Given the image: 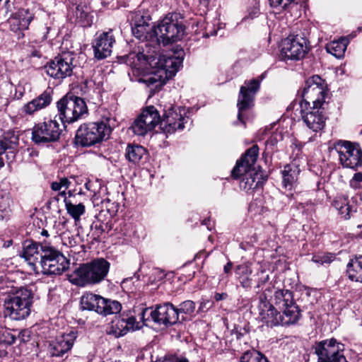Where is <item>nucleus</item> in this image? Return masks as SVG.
<instances>
[{"label": "nucleus", "mask_w": 362, "mask_h": 362, "mask_svg": "<svg viewBox=\"0 0 362 362\" xmlns=\"http://www.w3.org/2000/svg\"><path fill=\"white\" fill-rule=\"evenodd\" d=\"M348 42L349 41L346 37L334 40L327 45V51L337 58H341L344 54Z\"/></svg>", "instance_id": "nucleus-32"}, {"label": "nucleus", "mask_w": 362, "mask_h": 362, "mask_svg": "<svg viewBox=\"0 0 362 362\" xmlns=\"http://www.w3.org/2000/svg\"><path fill=\"white\" fill-rule=\"evenodd\" d=\"M42 254L38 268L47 275H59L68 269L69 260L47 241L42 242Z\"/></svg>", "instance_id": "nucleus-6"}, {"label": "nucleus", "mask_w": 362, "mask_h": 362, "mask_svg": "<svg viewBox=\"0 0 362 362\" xmlns=\"http://www.w3.org/2000/svg\"><path fill=\"white\" fill-rule=\"evenodd\" d=\"M287 197H288V198H293V194H287Z\"/></svg>", "instance_id": "nucleus-60"}, {"label": "nucleus", "mask_w": 362, "mask_h": 362, "mask_svg": "<svg viewBox=\"0 0 362 362\" xmlns=\"http://www.w3.org/2000/svg\"><path fill=\"white\" fill-rule=\"evenodd\" d=\"M234 272L240 285L245 289L250 288L252 284L251 278L252 270L250 264L247 262L238 264L235 267Z\"/></svg>", "instance_id": "nucleus-27"}, {"label": "nucleus", "mask_w": 362, "mask_h": 362, "mask_svg": "<svg viewBox=\"0 0 362 362\" xmlns=\"http://www.w3.org/2000/svg\"><path fill=\"white\" fill-rule=\"evenodd\" d=\"M139 316L144 322L151 317L154 322L166 326L175 325L179 321L178 310L170 303L158 305L155 310L148 308H143Z\"/></svg>", "instance_id": "nucleus-12"}, {"label": "nucleus", "mask_w": 362, "mask_h": 362, "mask_svg": "<svg viewBox=\"0 0 362 362\" xmlns=\"http://www.w3.org/2000/svg\"><path fill=\"white\" fill-rule=\"evenodd\" d=\"M71 182L66 177L60 178L59 181L53 182L51 184V189L54 191H61L62 189H68Z\"/></svg>", "instance_id": "nucleus-42"}, {"label": "nucleus", "mask_w": 362, "mask_h": 362, "mask_svg": "<svg viewBox=\"0 0 362 362\" xmlns=\"http://www.w3.org/2000/svg\"><path fill=\"white\" fill-rule=\"evenodd\" d=\"M300 169L296 162H291L286 165L281 171L282 185L286 189H295L298 182Z\"/></svg>", "instance_id": "nucleus-24"}, {"label": "nucleus", "mask_w": 362, "mask_h": 362, "mask_svg": "<svg viewBox=\"0 0 362 362\" xmlns=\"http://www.w3.org/2000/svg\"><path fill=\"white\" fill-rule=\"evenodd\" d=\"M124 59V63L131 68L129 75L132 81L145 84L152 93L158 91L165 83L167 76L165 70L151 71V69L158 63L156 54L131 52Z\"/></svg>", "instance_id": "nucleus-1"}, {"label": "nucleus", "mask_w": 362, "mask_h": 362, "mask_svg": "<svg viewBox=\"0 0 362 362\" xmlns=\"http://www.w3.org/2000/svg\"><path fill=\"white\" fill-rule=\"evenodd\" d=\"M240 362H269V361L259 351L249 350L240 356Z\"/></svg>", "instance_id": "nucleus-36"}, {"label": "nucleus", "mask_w": 362, "mask_h": 362, "mask_svg": "<svg viewBox=\"0 0 362 362\" xmlns=\"http://www.w3.org/2000/svg\"><path fill=\"white\" fill-rule=\"evenodd\" d=\"M146 154V149L140 145L129 144L125 152L126 158L132 163H139Z\"/></svg>", "instance_id": "nucleus-33"}, {"label": "nucleus", "mask_w": 362, "mask_h": 362, "mask_svg": "<svg viewBox=\"0 0 362 362\" xmlns=\"http://www.w3.org/2000/svg\"><path fill=\"white\" fill-rule=\"evenodd\" d=\"M327 86L325 80L315 75L308 78L302 91L303 100L300 107L307 110L308 106H322L327 95Z\"/></svg>", "instance_id": "nucleus-9"}, {"label": "nucleus", "mask_w": 362, "mask_h": 362, "mask_svg": "<svg viewBox=\"0 0 362 362\" xmlns=\"http://www.w3.org/2000/svg\"><path fill=\"white\" fill-rule=\"evenodd\" d=\"M33 19V16L32 15L29 16L26 21H28V23H29Z\"/></svg>", "instance_id": "nucleus-59"}, {"label": "nucleus", "mask_w": 362, "mask_h": 362, "mask_svg": "<svg viewBox=\"0 0 362 362\" xmlns=\"http://www.w3.org/2000/svg\"><path fill=\"white\" fill-rule=\"evenodd\" d=\"M67 194H68V196H69L67 198H68V199H71V197H74V198H75V197H76L75 194H74V192H73L72 191H70V190H69V191L67 192Z\"/></svg>", "instance_id": "nucleus-56"}, {"label": "nucleus", "mask_w": 362, "mask_h": 362, "mask_svg": "<svg viewBox=\"0 0 362 362\" xmlns=\"http://www.w3.org/2000/svg\"><path fill=\"white\" fill-rule=\"evenodd\" d=\"M73 60V54L70 53L59 55L47 63L45 72L54 79L62 81L72 75L74 67Z\"/></svg>", "instance_id": "nucleus-16"}, {"label": "nucleus", "mask_w": 362, "mask_h": 362, "mask_svg": "<svg viewBox=\"0 0 362 362\" xmlns=\"http://www.w3.org/2000/svg\"><path fill=\"white\" fill-rule=\"evenodd\" d=\"M2 0H0V3L1 2Z\"/></svg>", "instance_id": "nucleus-61"}, {"label": "nucleus", "mask_w": 362, "mask_h": 362, "mask_svg": "<svg viewBox=\"0 0 362 362\" xmlns=\"http://www.w3.org/2000/svg\"><path fill=\"white\" fill-rule=\"evenodd\" d=\"M131 129L133 132L138 136H144L148 132L144 123L141 122L138 118L135 119Z\"/></svg>", "instance_id": "nucleus-40"}, {"label": "nucleus", "mask_w": 362, "mask_h": 362, "mask_svg": "<svg viewBox=\"0 0 362 362\" xmlns=\"http://www.w3.org/2000/svg\"><path fill=\"white\" fill-rule=\"evenodd\" d=\"M272 291L273 286L269 284L259 296L257 306L259 318L269 327L288 325L289 324L284 323V317L267 299Z\"/></svg>", "instance_id": "nucleus-13"}, {"label": "nucleus", "mask_w": 362, "mask_h": 362, "mask_svg": "<svg viewBox=\"0 0 362 362\" xmlns=\"http://www.w3.org/2000/svg\"><path fill=\"white\" fill-rule=\"evenodd\" d=\"M179 313V320H185L187 317L185 315H192L195 310V303L192 300H185L180 305V308H177Z\"/></svg>", "instance_id": "nucleus-37"}, {"label": "nucleus", "mask_w": 362, "mask_h": 362, "mask_svg": "<svg viewBox=\"0 0 362 362\" xmlns=\"http://www.w3.org/2000/svg\"><path fill=\"white\" fill-rule=\"evenodd\" d=\"M137 118L139 120H141V122L144 123V124L146 125V129H148V132H151V131H152L154 129V127L152 125L148 124L147 123V120L146 119H145L144 118H141V115Z\"/></svg>", "instance_id": "nucleus-51"}, {"label": "nucleus", "mask_w": 362, "mask_h": 362, "mask_svg": "<svg viewBox=\"0 0 362 362\" xmlns=\"http://www.w3.org/2000/svg\"><path fill=\"white\" fill-rule=\"evenodd\" d=\"M67 192H66V189H62L61 191H59V196L64 197V200L65 199V197H66Z\"/></svg>", "instance_id": "nucleus-54"}, {"label": "nucleus", "mask_w": 362, "mask_h": 362, "mask_svg": "<svg viewBox=\"0 0 362 362\" xmlns=\"http://www.w3.org/2000/svg\"><path fill=\"white\" fill-rule=\"evenodd\" d=\"M259 81L257 79L245 81L243 86L240 87L237 107L238 122L235 124L240 123L245 126L246 120L249 119L250 112L254 105V98L259 88Z\"/></svg>", "instance_id": "nucleus-11"}, {"label": "nucleus", "mask_w": 362, "mask_h": 362, "mask_svg": "<svg viewBox=\"0 0 362 362\" xmlns=\"http://www.w3.org/2000/svg\"><path fill=\"white\" fill-rule=\"evenodd\" d=\"M77 337L76 332L71 331L57 337L49 342L48 352L52 357H62L71 351Z\"/></svg>", "instance_id": "nucleus-20"}, {"label": "nucleus", "mask_w": 362, "mask_h": 362, "mask_svg": "<svg viewBox=\"0 0 362 362\" xmlns=\"http://www.w3.org/2000/svg\"><path fill=\"white\" fill-rule=\"evenodd\" d=\"M233 269V263L231 262H228L224 267L223 271L227 274H231V270Z\"/></svg>", "instance_id": "nucleus-50"}, {"label": "nucleus", "mask_w": 362, "mask_h": 362, "mask_svg": "<svg viewBox=\"0 0 362 362\" xmlns=\"http://www.w3.org/2000/svg\"><path fill=\"white\" fill-rule=\"evenodd\" d=\"M349 279L362 284V255L351 259L346 266Z\"/></svg>", "instance_id": "nucleus-29"}, {"label": "nucleus", "mask_w": 362, "mask_h": 362, "mask_svg": "<svg viewBox=\"0 0 362 362\" xmlns=\"http://www.w3.org/2000/svg\"><path fill=\"white\" fill-rule=\"evenodd\" d=\"M132 30L135 37L142 41L146 40L155 44V37H156L155 26H151L144 21L143 17L134 23Z\"/></svg>", "instance_id": "nucleus-26"}, {"label": "nucleus", "mask_w": 362, "mask_h": 362, "mask_svg": "<svg viewBox=\"0 0 362 362\" xmlns=\"http://www.w3.org/2000/svg\"><path fill=\"white\" fill-rule=\"evenodd\" d=\"M22 257L34 269H37L42 257V242L37 243L32 240H25L23 245Z\"/></svg>", "instance_id": "nucleus-23"}, {"label": "nucleus", "mask_w": 362, "mask_h": 362, "mask_svg": "<svg viewBox=\"0 0 362 362\" xmlns=\"http://www.w3.org/2000/svg\"><path fill=\"white\" fill-rule=\"evenodd\" d=\"M269 5L273 8L286 9L288 6L294 3L296 0H268Z\"/></svg>", "instance_id": "nucleus-44"}, {"label": "nucleus", "mask_w": 362, "mask_h": 362, "mask_svg": "<svg viewBox=\"0 0 362 362\" xmlns=\"http://www.w3.org/2000/svg\"><path fill=\"white\" fill-rule=\"evenodd\" d=\"M300 117L307 127L314 132L322 130L325 124V117L322 106H308L307 110L300 107Z\"/></svg>", "instance_id": "nucleus-21"}, {"label": "nucleus", "mask_w": 362, "mask_h": 362, "mask_svg": "<svg viewBox=\"0 0 362 362\" xmlns=\"http://www.w3.org/2000/svg\"><path fill=\"white\" fill-rule=\"evenodd\" d=\"M258 155L259 147L255 144L237 160L231 173L233 179L240 180V188L248 193H252L255 189L262 187L263 184L261 175L254 168Z\"/></svg>", "instance_id": "nucleus-2"}, {"label": "nucleus", "mask_w": 362, "mask_h": 362, "mask_svg": "<svg viewBox=\"0 0 362 362\" xmlns=\"http://www.w3.org/2000/svg\"><path fill=\"white\" fill-rule=\"evenodd\" d=\"M60 124L55 119L38 122L32 128L31 140L37 145L57 141L62 134Z\"/></svg>", "instance_id": "nucleus-15"}, {"label": "nucleus", "mask_w": 362, "mask_h": 362, "mask_svg": "<svg viewBox=\"0 0 362 362\" xmlns=\"http://www.w3.org/2000/svg\"><path fill=\"white\" fill-rule=\"evenodd\" d=\"M312 261L319 264H329L332 261V257L329 255H314Z\"/></svg>", "instance_id": "nucleus-47"}, {"label": "nucleus", "mask_w": 362, "mask_h": 362, "mask_svg": "<svg viewBox=\"0 0 362 362\" xmlns=\"http://www.w3.org/2000/svg\"><path fill=\"white\" fill-rule=\"evenodd\" d=\"M224 296H226V293H217L215 294L214 298H215L216 300L219 301V300H221Z\"/></svg>", "instance_id": "nucleus-52"}, {"label": "nucleus", "mask_w": 362, "mask_h": 362, "mask_svg": "<svg viewBox=\"0 0 362 362\" xmlns=\"http://www.w3.org/2000/svg\"><path fill=\"white\" fill-rule=\"evenodd\" d=\"M45 28L46 29L47 32H46V34H45L43 35V38L46 39L47 37V35L49 33L50 30H52V27L51 26H46Z\"/></svg>", "instance_id": "nucleus-55"}, {"label": "nucleus", "mask_w": 362, "mask_h": 362, "mask_svg": "<svg viewBox=\"0 0 362 362\" xmlns=\"http://www.w3.org/2000/svg\"><path fill=\"white\" fill-rule=\"evenodd\" d=\"M156 37L155 44L158 45L162 42L164 45L171 44L180 40L185 31V27L178 21V14L170 13L166 16L156 27Z\"/></svg>", "instance_id": "nucleus-8"}, {"label": "nucleus", "mask_w": 362, "mask_h": 362, "mask_svg": "<svg viewBox=\"0 0 362 362\" xmlns=\"http://www.w3.org/2000/svg\"><path fill=\"white\" fill-rule=\"evenodd\" d=\"M109 269L110 263L103 258H98L80 265L69 276V281L81 287L99 284L107 276Z\"/></svg>", "instance_id": "nucleus-4"}, {"label": "nucleus", "mask_w": 362, "mask_h": 362, "mask_svg": "<svg viewBox=\"0 0 362 362\" xmlns=\"http://www.w3.org/2000/svg\"><path fill=\"white\" fill-rule=\"evenodd\" d=\"M40 234L42 235V236H45V237H48L49 236V233H48V231L47 230H45V229H42Z\"/></svg>", "instance_id": "nucleus-57"}, {"label": "nucleus", "mask_w": 362, "mask_h": 362, "mask_svg": "<svg viewBox=\"0 0 362 362\" xmlns=\"http://www.w3.org/2000/svg\"><path fill=\"white\" fill-rule=\"evenodd\" d=\"M4 299V315L13 320L20 321L27 318L33 303V293L25 287H11L2 292Z\"/></svg>", "instance_id": "nucleus-3"}, {"label": "nucleus", "mask_w": 362, "mask_h": 362, "mask_svg": "<svg viewBox=\"0 0 362 362\" xmlns=\"http://www.w3.org/2000/svg\"><path fill=\"white\" fill-rule=\"evenodd\" d=\"M112 129L108 121L81 124L76 134V141L82 146H90L109 138Z\"/></svg>", "instance_id": "nucleus-7"}, {"label": "nucleus", "mask_w": 362, "mask_h": 362, "mask_svg": "<svg viewBox=\"0 0 362 362\" xmlns=\"http://www.w3.org/2000/svg\"><path fill=\"white\" fill-rule=\"evenodd\" d=\"M350 186L354 189L362 187V173H356L350 180Z\"/></svg>", "instance_id": "nucleus-46"}, {"label": "nucleus", "mask_w": 362, "mask_h": 362, "mask_svg": "<svg viewBox=\"0 0 362 362\" xmlns=\"http://www.w3.org/2000/svg\"><path fill=\"white\" fill-rule=\"evenodd\" d=\"M58 115L63 123H73L88 112L83 99L77 96L65 95L57 103Z\"/></svg>", "instance_id": "nucleus-10"}, {"label": "nucleus", "mask_w": 362, "mask_h": 362, "mask_svg": "<svg viewBox=\"0 0 362 362\" xmlns=\"http://www.w3.org/2000/svg\"><path fill=\"white\" fill-rule=\"evenodd\" d=\"M308 52L307 40L298 35H290L284 42L281 50V57L283 60H300Z\"/></svg>", "instance_id": "nucleus-17"}, {"label": "nucleus", "mask_w": 362, "mask_h": 362, "mask_svg": "<svg viewBox=\"0 0 362 362\" xmlns=\"http://www.w3.org/2000/svg\"><path fill=\"white\" fill-rule=\"evenodd\" d=\"M317 362H347L343 354V345L336 339L324 340L315 347Z\"/></svg>", "instance_id": "nucleus-19"}, {"label": "nucleus", "mask_w": 362, "mask_h": 362, "mask_svg": "<svg viewBox=\"0 0 362 362\" xmlns=\"http://www.w3.org/2000/svg\"><path fill=\"white\" fill-rule=\"evenodd\" d=\"M18 137L14 134L11 137V141H8L5 137L4 140L0 141V156L6 152V150L13 149L17 144ZM4 165L3 158L0 156V168Z\"/></svg>", "instance_id": "nucleus-38"}, {"label": "nucleus", "mask_w": 362, "mask_h": 362, "mask_svg": "<svg viewBox=\"0 0 362 362\" xmlns=\"http://www.w3.org/2000/svg\"><path fill=\"white\" fill-rule=\"evenodd\" d=\"M3 242V247H5V248H7L8 247H10L12 243H13V240H6V241H2Z\"/></svg>", "instance_id": "nucleus-53"}, {"label": "nucleus", "mask_w": 362, "mask_h": 362, "mask_svg": "<svg viewBox=\"0 0 362 362\" xmlns=\"http://www.w3.org/2000/svg\"><path fill=\"white\" fill-rule=\"evenodd\" d=\"M30 334L28 330H22L18 334V339L23 342H26L30 340Z\"/></svg>", "instance_id": "nucleus-48"}, {"label": "nucleus", "mask_w": 362, "mask_h": 362, "mask_svg": "<svg viewBox=\"0 0 362 362\" xmlns=\"http://www.w3.org/2000/svg\"><path fill=\"white\" fill-rule=\"evenodd\" d=\"M274 303L283 311L284 323L294 324L300 317V310L293 300V293L289 290L279 289L275 291Z\"/></svg>", "instance_id": "nucleus-14"}, {"label": "nucleus", "mask_w": 362, "mask_h": 362, "mask_svg": "<svg viewBox=\"0 0 362 362\" xmlns=\"http://www.w3.org/2000/svg\"><path fill=\"white\" fill-rule=\"evenodd\" d=\"M181 112L180 107H170L165 111L162 119H160V115L156 108L153 106H148L140 115L141 118L146 119L147 123L154 128L160 122L163 132L165 134H171L177 129L184 128L185 117Z\"/></svg>", "instance_id": "nucleus-5"}, {"label": "nucleus", "mask_w": 362, "mask_h": 362, "mask_svg": "<svg viewBox=\"0 0 362 362\" xmlns=\"http://www.w3.org/2000/svg\"><path fill=\"white\" fill-rule=\"evenodd\" d=\"M65 208L67 214L76 221L81 219V216L85 214L86 207L83 203H77L76 201L65 197Z\"/></svg>", "instance_id": "nucleus-31"}, {"label": "nucleus", "mask_w": 362, "mask_h": 362, "mask_svg": "<svg viewBox=\"0 0 362 362\" xmlns=\"http://www.w3.org/2000/svg\"><path fill=\"white\" fill-rule=\"evenodd\" d=\"M16 335L8 329H2L0 331V344L6 346L11 345L15 343Z\"/></svg>", "instance_id": "nucleus-39"}, {"label": "nucleus", "mask_w": 362, "mask_h": 362, "mask_svg": "<svg viewBox=\"0 0 362 362\" xmlns=\"http://www.w3.org/2000/svg\"><path fill=\"white\" fill-rule=\"evenodd\" d=\"M11 203V199L8 194L0 189V221H4L9 217Z\"/></svg>", "instance_id": "nucleus-35"}, {"label": "nucleus", "mask_w": 362, "mask_h": 362, "mask_svg": "<svg viewBox=\"0 0 362 362\" xmlns=\"http://www.w3.org/2000/svg\"><path fill=\"white\" fill-rule=\"evenodd\" d=\"M103 298L93 293H85L81 298L80 305L82 310L98 313L100 306L103 305Z\"/></svg>", "instance_id": "nucleus-28"}, {"label": "nucleus", "mask_w": 362, "mask_h": 362, "mask_svg": "<svg viewBox=\"0 0 362 362\" xmlns=\"http://www.w3.org/2000/svg\"><path fill=\"white\" fill-rule=\"evenodd\" d=\"M182 63V61L179 58H170L166 62V66L170 68L169 71L171 74H175L180 69Z\"/></svg>", "instance_id": "nucleus-43"}, {"label": "nucleus", "mask_w": 362, "mask_h": 362, "mask_svg": "<svg viewBox=\"0 0 362 362\" xmlns=\"http://www.w3.org/2000/svg\"><path fill=\"white\" fill-rule=\"evenodd\" d=\"M340 163L344 168L356 169L362 166V151L350 141H339L335 145Z\"/></svg>", "instance_id": "nucleus-18"}, {"label": "nucleus", "mask_w": 362, "mask_h": 362, "mask_svg": "<svg viewBox=\"0 0 362 362\" xmlns=\"http://www.w3.org/2000/svg\"><path fill=\"white\" fill-rule=\"evenodd\" d=\"M32 55L33 57H41V54L37 52V51H34L33 53H32Z\"/></svg>", "instance_id": "nucleus-58"}, {"label": "nucleus", "mask_w": 362, "mask_h": 362, "mask_svg": "<svg viewBox=\"0 0 362 362\" xmlns=\"http://www.w3.org/2000/svg\"><path fill=\"white\" fill-rule=\"evenodd\" d=\"M132 282V279H124L121 283V286L123 288V290H127V291L130 289L129 288V284Z\"/></svg>", "instance_id": "nucleus-49"}, {"label": "nucleus", "mask_w": 362, "mask_h": 362, "mask_svg": "<svg viewBox=\"0 0 362 362\" xmlns=\"http://www.w3.org/2000/svg\"><path fill=\"white\" fill-rule=\"evenodd\" d=\"M103 305L100 306L98 313L105 316L119 313L122 309L121 304L116 300H112L103 298Z\"/></svg>", "instance_id": "nucleus-34"}, {"label": "nucleus", "mask_w": 362, "mask_h": 362, "mask_svg": "<svg viewBox=\"0 0 362 362\" xmlns=\"http://www.w3.org/2000/svg\"><path fill=\"white\" fill-rule=\"evenodd\" d=\"M333 206L339 211L344 219H349L355 209L349 204L348 197L345 195H338L332 202Z\"/></svg>", "instance_id": "nucleus-30"}, {"label": "nucleus", "mask_w": 362, "mask_h": 362, "mask_svg": "<svg viewBox=\"0 0 362 362\" xmlns=\"http://www.w3.org/2000/svg\"><path fill=\"white\" fill-rule=\"evenodd\" d=\"M258 275V279L257 281V288H261L262 290L264 288V286L268 283L269 280V274L264 269L261 270L259 272L257 273Z\"/></svg>", "instance_id": "nucleus-45"}, {"label": "nucleus", "mask_w": 362, "mask_h": 362, "mask_svg": "<svg viewBox=\"0 0 362 362\" xmlns=\"http://www.w3.org/2000/svg\"><path fill=\"white\" fill-rule=\"evenodd\" d=\"M134 321H135V318L134 317H131L128 318L127 322L124 321V320H122L120 322H118V324L121 323L122 327L123 326L124 324L125 325V326L123 329H119V331H117V329H115L114 331L115 334L117 337H122V336H124V334H126L129 330V327H128L129 325L131 326L132 329H134L133 323L134 322Z\"/></svg>", "instance_id": "nucleus-41"}, {"label": "nucleus", "mask_w": 362, "mask_h": 362, "mask_svg": "<svg viewBox=\"0 0 362 362\" xmlns=\"http://www.w3.org/2000/svg\"><path fill=\"white\" fill-rule=\"evenodd\" d=\"M52 100V90L46 89L37 98L32 100L23 107V112L26 115H33L34 112L47 107Z\"/></svg>", "instance_id": "nucleus-25"}, {"label": "nucleus", "mask_w": 362, "mask_h": 362, "mask_svg": "<svg viewBox=\"0 0 362 362\" xmlns=\"http://www.w3.org/2000/svg\"><path fill=\"white\" fill-rule=\"evenodd\" d=\"M115 43V39L111 30L100 34L93 42L95 57L100 60L110 56Z\"/></svg>", "instance_id": "nucleus-22"}]
</instances>
